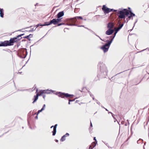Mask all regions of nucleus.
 I'll return each instance as SVG.
<instances>
[{
  "label": "nucleus",
  "mask_w": 149,
  "mask_h": 149,
  "mask_svg": "<svg viewBox=\"0 0 149 149\" xmlns=\"http://www.w3.org/2000/svg\"><path fill=\"white\" fill-rule=\"evenodd\" d=\"M97 143L95 142H93L91 145V146L94 148L96 145Z\"/></svg>",
  "instance_id": "nucleus-29"
},
{
  "label": "nucleus",
  "mask_w": 149,
  "mask_h": 149,
  "mask_svg": "<svg viewBox=\"0 0 149 149\" xmlns=\"http://www.w3.org/2000/svg\"><path fill=\"white\" fill-rule=\"evenodd\" d=\"M39 92L40 93V94H39V96H40L41 95H43V94H44L43 90H40Z\"/></svg>",
  "instance_id": "nucleus-31"
},
{
  "label": "nucleus",
  "mask_w": 149,
  "mask_h": 149,
  "mask_svg": "<svg viewBox=\"0 0 149 149\" xmlns=\"http://www.w3.org/2000/svg\"><path fill=\"white\" fill-rule=\"evenodd\" d=\"M54 125H52L51 127L50 128H52L53 127V128H54Z\"/></svg>",
  "instance_id": "nucleus-58"
},
{
  "label": "nucleus",
  "mask_w": 149,
  "mask_h": 149,
  "mask_svg": "<svg viewBox=\"0 0 149 149\" xmlns=\"http://www.w3.org/2000/svg\"><path fill=\"white\" fill-rule=\"evenodd\" d=\"M113 26V24H111L110 23H109L107 24V27L109 29H111Z\"/></svg>",
  "instance_id": "nucleus-23"
},
{
  "label": "nucleus",
  "mask_w": 149,
  "mask_h": 149,
  "mask_svg": "<svg viewBox=\"0 0 149 149\" xmlns=\"http://www.w3.org/2000/svg\"><path fill=\"white\" fill-rule=\"evenodd\" d=\"M16 37H17V38H20L21 37H22V35H20V34L16 36Z\"/></svg>",
  "instance_id": "nucleus-37"
},
{
  "label": "nucleus",
  "mask_w": 149,
  "mask_h": 149,
  "mask_svg": "<svg viewBox=\"0 0 149 149\" xmlns=\"http://www.w3.org/2000/svg\"><path fill=\"white\" fill-rule=\"evenodd\" d=\"M57 125V124H56L54 125V128H53V131L52 132L53 136H55L56 134V127Z\"/></svg>",
  "instance_id": "nucleus-14"
},
{
  "label": "nucleus",
  "mask_w": 149,
  "mask_h": 149,
  "mask_svg": "<svg viewBox=\"0 0 149 149\" xmlns=\"http://www.w3.org/2000/svg\"><path fill=\"white\" fill-rule=\"evenodd\" d=\"M84 27L85 28L88 29V30L89 31L90 30V29H89L88 28H87V27H85V26Z\"/></svg>",
  "instance_id": "nucleus-55"
},
{
  "label": "nucleus",
  "mask_w": 149,
  "mask_h": 149,
  "mask_svg": "<svg viewBox=\"0 0 149 149\" xmlns=\"http://www.w3.org/2000/svg\"><path fill=\"white\" fill-rule=\"evenodd\" d=\"M42 96L43 99L45 100L46 95H42Z\"/></svg>",
  "instance_id": "nucleus-44"
},
{
  "label": "nucleus",
  "mask_w": 149,
  "mask_h": 149,
  "mask_svg": "<svg viewBox=\"0 0 149 149\" xmlns=\"http://www.w3.org/2000/svg\"><path fill=\"white\" fill-rule=\"evenodd\" d=\"M148 135L149 136V128H148Z\"/></svg>",
  "instance_id": "nucleus-61"
},
{
  "label": "nucleus",
  "mask_w": 149,
  "mask_h": 149,
  "mask_svg": "<svg viewBox=\"0 0 149 149\" xmlns=\"http://www.w3.org/2000/svg\"><path fill=\"white\" fill-rule=\"evenodd\" d=\"M24 34H25V33H24L20 34V35H21L22 36L24 35Z\"/></svg>",
  "instance_id": "nucleus-62"
},
{
  "label": "nucleus",
  "mask_w": 149,
  "mask_h": 149,
  "mask_svg": "<svg viewBox=\"0 0 149 149\" xmlns=\"http://www.w3.org/2000/svg\"><path fill=\"white\" fill-rule=\"evenodd\" d=\"M75 99H72V100H71V99H70V101H71V102H73V101H75Z\"/></svg>",
  "instance_id": "nucleus-48"
},
{
  "label": "nucleus",
  "mask_w": 149,
  "mask_h": 149,
  "mask_svg": "<svg viewBox=\"0 0 149 149\" xmlns=\"http://www.w3.org/2000/svg\"><path fill=\"white\" fill-rule=\"evenodd\" d=\"M115 35H114L113 36V38H112L110 40H107L105 42H107V43H108L109 45H110L112 43L114 38L115 37Z\"/></svg>",
  "instance_id": "nucleus-18"
},
{
  "label": "nucleus",
  "mask_w": 149,
  "mask_h": 149,
  "mask_svg": "<svg viewBox=\"0 0 149 149\" xmlns=\"http://www.w3.org/2000/svg\"><path fill=\"white\" fill-rule=\"evenodd\" d=\"M97 66L98 68H99L97 77L100 78H105L108 72V70L105 65L103 62L100 61L99 62Z\"/></svg>",
  "instance_id": "nucleus-1"
},
{
  "label": "nucleus",
  "mask_w": 149,
  "mask_h": 149,
  "mask_svg": "<svg viewBox=\"0 0 149 149\" xmlns=\"http://www.w3.org/2000/svg\"><path fill=\"white\" fill-rule=\"evenodd\" d=\"M3 8H0V11H1V10H3Z\"/></svg>",
  "instance_id": "nucleus-60"
},
{
  "label": "nucleus",
  "mask_w": 149,
  "mask_h": 149,
  "mask_svg": "<svg viewBox=\"0 0 149 149\" xmlns=\"http://www.w3.org/2000/svg\"><path fill=\"white\" fill-rule=\"evenodd\" d=\"M92 98V99H93V100H95L96 101H97V100L94 98V97H93Z\"/></svg>",
  "instance_id": "nucleus-46"
},
{
  "label": "nucleus",
  "mask_w": 149,
  "mask_h": 149,
  "mask_svg": "<svg viewBox=\"0 0 149 149\" xmlns=\"http://www.w3.org/2000/svg\"><path fill=\"white\" fill-rule=\"evenodd\" d=\"M119 31V30L118 29H117V28L115 30V32L114 34V35H115V36L116 34Z\"/></svg>",
  "instance_id": "nucleus-33"
},
{
  "label": "nucleus",
  "mask_w": 149,
  "mask_h": 149,
  "mask_svg": "<svg viewBox=\"0 0 149 149\" xmlns=\"http://www.w3.org/2000/svg\"><path fill=\"white\" fill-rule=\"evenodd\" d=\"M88 93H89V94L90 95V94H91V92L89 91H88Z\"/></svg>",
  "instance_id": "nucleus-54"
},
{
  "label": "nucleus",
  "mask_w": 149,
  "mask_h": 149,
  "mask_svg": "<svg viewBox=\"0 0 149 149\" xmlns=\"http://www.w3.org/2000/svg\"><path fill=\"white\" fill-rule=\"evenodd\" d=\"M54 91H53L52 90H49L48 89L43 90L44 94L47 93L49 94L50 93V92L53 93Z\"/></svg>",
  "instance_id": "nucleus-16"
},
{
  "label": "nucleus",
  "mask_w": 149,
  "mask_h": 149,
  "mask_svg": "<svg viewBox=\"0 0 149 149\" xmlns=\"http://www.w3.org/2000/svg\"><path fill=\"white\" fill-rule=\"evenodd\" d=\"M96 102H97V103L100 105V102H98L97 100V101H96Z\"/></svg>",
  "instance_id": "nucleus-53"
},
{
  "label": "nucleus",
  "mask_w": 149,
  "mask_h": 149,
  "mask_svg": "<svg viewBox=\"0 0 149 149\" xmlns=\"http://www.w3.org/2000/svg\"><path fill=\"white\" fill-rule=\"evenodd\" d=\"M54 94L58 95L59 97L63 98H64L65 97L68 98L70 97H73L74 96V95L72 94H70L68 93H66L61 92H57L55 93H54Z\"/></svg>",
  "instance_id": "nucleus-3"
},
{
  "label": "nucleus",
  "mask_w": 149,
  "mask_h": 149,
  "mask_svg": "<svg viewBox=\"0 0 149 149\" xmlns=\"http://www.w3.org/2000/svg\"><path fill=\"white\" fill-rule=\"evenodd\" d=\"M65 24L64 23H60L58 24L57 26H60L63 25H68L67 24Z\"/></svg>",
  "instance_id": "nucleus-30"
},
{
  "label": "nucleus",
  "mask_w": 149,
  "mask_h": 149,
  "mask_svg": "<svg viewBox=\"0 0 149 149\" xmlns=\"http://www.w3.org/2000/svg\"><path fill=\"white\" fill-rule=\"evenodd\" d=\"M64 15L63 11H61L59 12L57 14V16L58 18H60Z\"/></svg>",
  "instance_id": "nucleus-15"
},
{
  "label": "nucleus",
  "mask_w": 149,
  "mask_h": 149,
  "mask_svg": "<svg viewBox=\"0 0 149 149\" xmlns=\"http://www.w3.org/2000/svg\"><path fill=\"white\" fill-rule=\"evenodd\" d=\"M3 10H1L0 11V16L1 17H3L4 13H3Z\"/></svg>",
  "instance_id": "nucleus-28"
},
{
  "label": "nucleus",
  "mask_w": 149,
  "mask_h": 149,
  "mask_svg": "<svg viewBox=\"0 0 149 149\" xmlns=\"http://www.w3.org/2000/svg\"><path fill=\"white\" fill-rule=\"evenodd\" d=\"M77 19H83V18L81 16H76L73 18L66 19H65V21L68 23L72 24L78 23V21L77 20Z\"/></svg>",
  "instance_id": "nucleus-5"
},
{
  "label": "nucleus",
  "mask_w": 149,
  "mask_h": 149,
  "mask_svg": "<svg viewBox=\"0 0 149 149\" xmlns=\"http://www.w3.org/2000/svg\"><path fill=\"white\" fill-rule=\"evenodd\" d=\"M113 32V30L112 29H109L105 33L108 35H110L112 34Z\"/></svg>",
  "instance_id": "nucleus-13"
},
{
  "label": "nucleus",
  "mask_w": 149,
  "mask_h": 149,
  "mask_svg": "<svg viewBox=\"0 0 149 149\" xmlns=\"http://www.w3.org/2000/svg\"><path fill=\"white\" fill-rule=\"evenodd\" d=\"M28 54L26 48L20 49L17 54V55L20 58H25Z\"/></svg>",
  "instance_id": "nucleus-4"
},
{
  "label": "nucleus",
  "mask_w": 149,
  "mask_h": 149,
  "mask_svg": "<svg viewBox=\"0 0 149 149\" xmlns=\"http://www.w3.org/2000/svg\"><path fill=\"white\" fill-rule=\"evenodd\" d=\"M108 113H111L112 114H112H113V113L111 112H108Z\"/></svg>",
  "instance_id": "nucleus-57"
},
{
  "label": "nucleus",
  "mask_w": 149,
  "mask_h": 149,
  "mask_svg": "<svg viewBox=\"0 0 149 149\" xmlns=\"http://www.w3.org/2000/svg\"><path fill=\"white\" fill-rule=\"evenodd\" d=\"M97 36V37H98L100 40H102V41H104V40L102 39L100 37V36L97 35H96Z\"/></svg>",
  "instance_id": "nucleus-41"
},
{
  "label": "nucleus",
  "mask_w": 149,
  "mask_h": 149,
  "mask_svg": "<svg viewBox=\"0 0 149 149\" xmlns=\"http://www.w3.org/2000/svg\"><path fill=\"white\" fill-rule=\"evenodd\" d=\"M62 18H58L56 19L57 20V22L58 23H58L60 22L61 21V19Z\"/></svg>",
  "instance_id": "nucleus-34"
},
{
  "label": "nucleus",
  "mask_w": 149,
  "mask_h": 149,
  "mask_svg": "<svg viewBox=\"0 0 149 149\" xmlns=\"http://www.w3.org/2000/svg\"><path fill=\"white\" fill-rule=\"evenodd\" d=\"M126 22V21L125 20H124L123 22V23H124H124H125Z\"/></svg>",
  "instance_id": "nucleus-63"
},
{
  "label": "nucleus",
  "mask_w": 149,
  "mask_h": 149,
  "mask_svg": "<svg viewBox=\"0 0 149 149\" xmlns=\"http://www.w3.org/2000/svg\"><path fill=\"white\" fill-rule=\"evenodd\" d=\"M89 31H90V32L91 33H93V34H94L95 35H96V34L93 31L91 30L90 29V30H89Z\"/></svg>",
  "instance_id": "nucleus-36"
},
{
  "label": "nucleus",
  "mask_w": 149,
  "mask_h": 149,
  "mask_svg": "<svg viewBox=\"0 0 149 149\" xmlns=\"http://www.w3.org/2000/svg\"><path fill=\"white\" fill-rule=\"evenodd\" d=\"M45 106H46V105H45V104H44L43 105L42 108L40 110H39L38 111V112H37V115H38L40 112H42V111H43V110H44L45 109Z\"/></svg>",
  "instance_id": "nucleus-20"
},
{
  "label": "nucleus",
  "mask_w": 149,
  "mask_h": 149,
  "mask_svg": "<svg viewBox=\"0 0 149 149\" xmlns=\"http://www.w3.org/2000/svg\"><path fill=\"white\" fill-rule=\"evenodd\" d=\"M55 141H56V142H58V140L56 139V140H55Z\"/></svg>",
  "instance_id": "nucleus-59"
},
{
  "label": "nucleus",
  "mask_w": 149,
  "mask_h": 149,
  "mask_svg": "<svg viewBox=\"0 0 149 149\" xmlns=\"http://www.w3.org/2000/svg\"><path fill=\"white\" fill-rule=\"evenodd\" d=\"M68 26H77L78 27H84V25H77V24H76L75 23H72L71 24H67Z\"/></svg>",
  "instance_id": "nucleus-22"
},
{
  "label": "nucleus",
  "mask_w": 149,
  "mask_h": 149,
  "mask_svg": "<svg viewBox=\"0 0 149 149\" xmlns=\"http://www.w3.org/2000/svg\"><path fill=\"white\" fill-rule=\"evenodd\" d=\"M46 24H47V22H45L44 23V24H42L41 23L38 24L36 25V29L38 27L40 26H47V25H46Z\"/></svg>",
  "instance_id": "nucleus-21"
},
{
  "label": "nucleus",
  "mask_w": 149,
  "mask_h": 149,
  "mask_svg": "<svg viewBox=\"0 0 149 149\" xmlns=\"http://www.w3.org/2000/svg\"><path fill=\"white\" fill-rule=\"evenodd\" d=\"M123 25L124 23H122V24H120L119 26L117 28L120 30L122 28Z\"/></svg>",
  "instance_id": "nucleus-27"
},
{
  "label": "nucleus",
  "mask_w": 149,
  "mask_h": 149,
  "mask_svg": "<svg viewBox=\"0 0 149 149\" xmlns=\"http://www.w3.org/2000/svg\"><path fill=\"white\" fill-rule=\"evenodd\" d=\"M93 127V125H92V123L91 122V121H90V128H89L90 129V128L91 127Z\"/></svg>",
  "instance_id": "nucleus-39"
},
{
  "label": "nucleus",
  "mask_w": 149,
  "mask_h": 149,
  "mask_svg": "<svg viewBox=\"0 0 149 149\" xmlns=\"http://www.w3.org/2000/svg\"><path fill=\"white\" fill-rule=\"evenodd\" d=\"M47 22V26L50 25L52 24L55 25L58 24L57 23V19L56 18L53 19L52 20H50L49 22Z\"/></svg>",
  "instance_id": "nucleus-9"
},
{
  "label": "nucleus",
  "mask_w": 149,
  "mask_h": 149,
  "mask_svg": "<svg viewBox=\"0 0 149 149\" xmlns=\"http://www.w3.org/2000/svg\"><path fill=\"white\" fill-rule=\"evenodd\" d=\"M1 47H6L11 46L9 40H5L0 42Z\"/></svg>",
  "instance_id": "nucleus-8"
},
{
  "label": "nucleus",
  "mask_w": 149,
  "mask_h": 149,
  "mask_svg": "<svg viewBox=\"0 0 149 149\" xmlns=\"http://www.w3.org/2000/svg\"><path fill=\"white\" fill-rule=\"evenodd\" d=\"M38 115L37 114V116L35 117V118L36 119H37L38 118Z\"/></svg>",
  "instance_id": "nucleus-52"
},
{
  "label": "nucleus",
  "mask_w": 149,
  "mask_h": 149,
  "mask_svg": "<svg viewBox=\"0 0 149 149\" xmlns=\"http://www.w3.org/2000/svg\"><path fill=\"white\" fill-rule=\"evenodd\" d=\"M69 136V134L68 133H66L65 134L62 136L61 139H60V141L62 142L64 141L66 139L65 137Z\"/></svg>",
  "instance_id": "nucleus-12"
},
{
  "label": "nucleus",
  "mask_w": 149,
  "mask_h": 149,
  "mask_svg": "<svg viewBox=\"0 0 149 149\" xmlns=\"http://www.w3.org/2000/svg\"><path fill=\"white\" fill-rule=\"evenodd\" d=\"M33 36V35L32 34H30L29 35L23 37V38H26L29 41H30L31 39L30 38H32Z\"/></svg>",
  "instance_id": "nucleus-17"
},
{
  "label": "nucleus",
  "mask_w": 149,
  "mask_h": 149,
  "mask_svg": "<svg viewBox=\"0 0 149 149\" xmlns=\"http://www.w3.org/2000/svg\"><path fill=\"white\" fill-rule=\"evenodd\" d=\"M115 35H114L113 36V38H112L110 40H107L105 42H107V43H108L109 45H110L112 43L114 38L115 37Z\"/></svg>",
  "instance_id": "nucleus-19"
},
{
  "label": "nucleus",
  "mask_w": 149,
  "mask_h": 149,
  "mask_svg": "<svg viewBox=\"0 0 149 149\" xmlns=\"http://www.w3.org/2000/svg\"><path fill=\"white\" fill-rule=\"evenodd\" d=\"M102 8L105 14L108 13V8L105 5H103Z\"/></svg>",
  "instance_id": "nucleus-11"
},
{
  "label": "nucleus",
  "mask_w": 149,
  "mask_h": 149,
  "mask_svg": "<svg viewBox=\"0 0 149 149\" xmlns=\"http://www.w3.org/2000/svg\"><path fill=\"white\" fill-rule=\"evenodd\" d=\"M126 10V11L127 12V13L129 15V13L131 12H132V10L130 7H128V9L125 8Z\"/></svg>",
  "instance_id": "nucleus-25"
},
{
  "label": "nucleus",
  "mask_w": 149,
  "mask_h": 149,
  "mask_svg": "<svg viewBox=\"0 0 149 149\" xmlns=\"http://www.w3.org/2000/svg\"><path fill=\"white\" fill-rule=\"evenodd\" d=\"M125 8H119L116 11V14L119 19H125L126 16H128L129 14Z\"/></svg>",
  "instance_id": "nucleus-2"
},
{
  "label": "nucleus",
  "mask_w": 149,
  "mask_h": 149,
  "mask_svg": "<svg viewBox=\"0 0 149 149\" xmlns=\"http://www.w3.org/2000/svg\"><path fill=\"white\" fill-rule=\"evenodd\" d=\"M142 80V79L139 82V83H138V84H136V85L137 84H139L140 82H141Z\"/></svg>",
  "instance_id": "nucleus-56"
},
{
  "label": "nucleus",
  "mask_w": 149,
  "mask_h": 149,
  "mask_svg": "<svg viewBox=\"0 0 149 149\" xmlns=\"http://www.w3.org/2000/svg\"><path fill=\"white\" fill-rule=\"evenodd\" d=\"M68 101H69V102H68V104H70V102H71V101H70V99H69L68 100Z\"/></svg>",
  "instance_id": "nucleus-47"
},
{
  "label": "nucleus",
  "mask_w": 149,
  "mask_h": 149,
  "mask_svg": "<svg viewBox=\"0 0 149 149\" xmlns=\"http://www.w3.org/2000/svg\"><path fill=\"white\" fill-rule=\"evenodd\" d=\"M22 37H21L20 38H18L17 37H16L13 38H11L9 40L11 46L13 45L15 42H17L19 40L22 39Z\"/></svg>",
  "instance_id": "nucleus-7"
},
{
  "label": "nucleus",
  "mask_w": 149,
  "mask_h": 149,
  "mask_svg": "<svg viewBox=\"0 0 149 149\" xmlns=\"http://www.w3.org/2000/svg\"><path fill=\"white\" fill-rule=\"evenodd\" d=\"M112 116L113 117V118H114V119H115V120H117L116 118L113 116V114H112Z\"/></svg>",
  "instance_id": "nucleus-49"
},
{
  "label": "nucleus",
  "mask_w": 149,
  "mask_h": 149,
  "mask_svg": "<svg viewBox=\"0 0 149 149\" xmlns=\"http://www.w3.org/2000/svg\"><path fill=\"white\" fill-rule=\"evenodd\" d=\"M38 89L37 88L36 89V92L37 93L36 95L34 96L33 98V102H32L33 103H34V102H36L37 100L38 99V96H39V94L38 93Z\"/></svg>",
  "instance_id": "nucleus-10"
},
{
  "label": "nucleus",
  "mask_w": 149,
  "mask_h": 149,
  "mask_svg": "<svg viewBox=\"0 0 149 149\" xmlns=\"http://www.w3.org/2000/svg\"><path fill=\"white\" fill-rule=\"evenodd\" d=\"M85 88H86L85 87H83V88H82V91L80 90V91L81 92H82V91H83L84 92V91H84V89H85Z\"/></svg>",
  "instance_id": "nucleus-42"
},
{
  "label": "nucleus",
  "mask_w": 149,
  "mask_h": 149,
  "mask_svg": "<svg viewBox=\"0 0 149 149\" xmlns=\"http://www.w3.org/2000/svg\"><path fill=\"white\" fill-rule=\"evenodd\" d=\"M127 17H128V18L129 19V20H130L131 18L132 17V16L131 15H128V16H127Z\"/></svg>",
  "instance_id": "nucleus-38"
},
{
  "label": "nucleus",
  "mask_w": 149,
  "mask_h": 149,
  "mask_svg": "<svg viewBox=\"0 0 149 149\" xmlns=\"http://www.w3.org/2000/svg\"><path fill=\"white\" fill-rule=\"evenodd\" d=\"M129 15H131L132 17H134L135 16V14L133 13L132 11L129 13Z\"/></svg>",
  "instance_id": "nucleus-32"
},
{
  "label": "nucleus",
  "mask_w": 149,
  "mask_h": 149,
  "mask_svg": "<svg viewBox=\"0 0 149 149\" xmlns=\"http://www.w3.org/2000/svg\"><path fill=\"white\" fill-rule=\"evenodd\" d=\"M93 147H92L91 145L89 147V149H93Z\"/></svg>",
  "instance_id": "nucleus-45"
},
{
  "label": "nucleus",
  "mask_w": 149,
  "mask_h": 149,
  "mask_svg": "<svg viewBox=\"0 0 149 149\" xmlns=\"http://www.w3.org/2000/svg\"><path fill=\"white\" fill-rule=\"evenodd\" d=\"M90 96H91V97H94L93 95L92 94H90Z\"/></svg>",
  "instance_id": "nucleus-50"
},
{
  "label": "nucleus",
  "mask_w": 149,
  "mask_h": 149,
  "mask_svg": "<svg viewBox=\"0 0 149 149\" xmlns=\"http://www.w3.org/2000/svg\"><path fill=\"white\" fill-rule=\"evenodd\" d=\"M110 46V45L107 43L102 45L100 49L103 50L104 53H105L108 51Z\"/></svg>",
  "instance_id": "nucleus-6"
},
{
  "label": "nucleus",
  "mask_w": 149,
  "mask_h": 149,
  "mask_svg": "<svg viewBox=\"0 0 149 149\" xmlns=\"http://www.w3.org/2000/svg\"><path fill=\"white\" fill-rule=\"evenodd\" d=\"M138 21V19H136V21H135V22L134 24V26H133V28L134 27V26H135V24Z\"/></svg>",
  "instance_id": "nucleus-40"
},
{
  "label": "nucleus",
  "mask_w": 149,
  "mask_h": 149,
  "mask_svg": "<svg viewBox=\"0 0 149 149\" xmlns=\"http://www.w3.org/2000/svg\"><path fill=\"white\" fill-rule=\"evenodd\" d=\"M126 20H127V22L129 20V19H128V18H127V19H126Z\"/></svg>",
  "instance_id": "nucleus-64"
},
{
  "label": "nucleus",
  "mask_w": 149,
  "mask_h": 149,
  "mask_svg": "<svg viewBox=\"0 0 149 149\" xmlns=\"http://www.w3.org/2000/svg\"><path fill=\"white\" fill-rule=\"evenodd\" d=\"M93 140H95V142H96V143H97V141L96 139V137H94V138H93Z\"/></svg>",
  "instance_id": "nucleus-43"
},
{
  "label": "nucleus",
  "mask_w": 149,
  "mask_h": 149,
  "mask_svg": "<svg viewBox=\"0 0 149 149\" xmlns=\"http://www.w3.org/2000/svg\"><path fill=\"white\" fill-rule=\"evenodd\" d=\"M117 11V10H115L113 9H111V8H108V13H109L111 12H112V11L116 12V11Z\"/></svg>",
  "instance_id": "nucleus-24"
},
{
  "label": "nucleus",
  "mask_w": 149,
  "mask_h": 149,
  "mask_svg": "<svg viewBox=\"0 0 149 149\" xmlns=\"http://www.w3.org/2000/svg\"><path fill=\"white\" fill-rule=\"evenodd\" d=\"M106 145L108 146L109 148V144L108 143H106Z\"/></svg>",
  "instance_id": "nucleus-51"
},
{
  "label": "nucleus",
  "mask_w": 149,
  "mask_h": 149,
  "mask_svg": "<svg viewBox=\"0 0 149 149\" xmlns=\"http://www.w3.org/2000/svg\"><path fill=\"white\" fill-rule=\"evenodd\" d=\"M143 142V140L140 139L138 140L137 141V143L138 144L142 143Z\"/></svg>",
  "instance_id": "nucleus-26"
},
{
  "label": "nucleus",
  "mask_w": 149,
  "mask_h": 149,
  "mask_svg": "<svg viewBox=\"0 0 149 149\" xmlns=\"http://www.w3.org/2000/svg\"><path fill=\"white\" fill-rule=\"evenodd\" d=\"M36 29V28H35V29H34V28H31V29L29 30V31H29V32H32L33 31H35Z\"/></svg>",
  "instance_id": "nucleus-35"
}]
</instances>
